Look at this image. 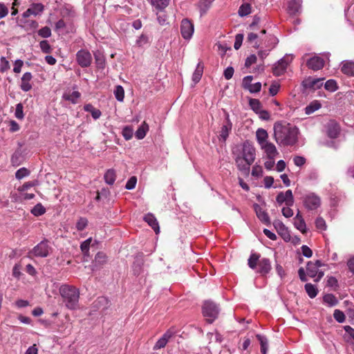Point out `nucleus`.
<instances>
[{
	"label": "nucleus",
	"instance_id": "53",
	"mask_svg": "<svg viewBox=\"0 0 354 354\" xmlns=\"http://www.w3.org/2000/svg\"><path fill=\"white\" fill-rule=\"evenodd\" d=\"M10 66L9 62L4 57L0 59V71L4 73L10 68Z\"/></svg>",
	"mask_w": 354,
	"mask_h": 354
},
{
	"label": "nucleus",
	"instance_id": "5",
	"mask_svg": "<svg viewBox=\"0 0 354 354\" xmlns=\"http://www.w3.org/2000/svg\"><path fill=\"white\" fill-rule=\"evenodd\" d=\"M219 313V308L216 304L211 301L204 302L203 306V314L207 318L209 322L214 321Z\"/></svg>",
	"mask_w": 354,
	"mask_h": 354
},
{
	"label": "nucleus",
	"instance_id": "16",
	"mask_svg": "<svg viewBox=\"0 0 354 354\" xmlns=\"http://www.w3.org/2000/svg\"><path fill=\"white\" fill-rule=\"evenodd\" d=\"M341 133V127L335 122H330L327 127V135L330 138L335 139L339 137Z\"/></svg>",
	"mask_w": 354,
	"mask_h": 354
},
{
	"label": "nucleus",
	"instance_id": "33",
	"mask_svg": "<svg viewBox=\"0 0 354 354\" xmlns=\"http://www.w3.org/2000/svg\"><path fill=\"white\" fill-rule=\"evenodd\" d=\"M321 106H322V105L319 101H317V100L313 101L305 108V113L307 115L312 114L315 111L321 108Z\"/></svg>",
	"mask_w": 354,
	"mask_h": 354
},
{
	"label": "nucleus",
	"instance_id": "21",
	"mask_svg": "<svg viewBox=\"0 0 354 354\" xmlns=\"http://www.w3.org/2000/svg\"><path fill=\"white\" fill-rule=\"evenodd\" d=\"M261 39L263 42V45L266 48H268V50H271L276 47L277 44L279 43V40L277 37L273 35H269L265 37V39Z\"/></svg>",
	"mask_w": 354,
	"mask_h": 354
},
{
	"label": "nucleus",
	"instance_id": "13",
	"mask_svg": "<svg viewBox=\"0 0 354 354\" xmlns=\"http://www.w3.org/2000/svg\"><path fill=\"white\" fill-rule=\"evenodd\" d=\"M225 124L222 126L219 135L220 140H222L223 141L226 140L232 128V124L230 120V116L227 113H225Z\"/></svg>",
	"mask_w": 354,
	"mask_h": 354
},
{
	"label": "nucleus",
	"instance_id": "37",
	"mask_svg": "<svg viewBox=\"0 0 354 354\" xmlns=\"http://www.w3.org/2000/svg\"><path fill=\"white\" fill-rule=\"evenodd\" d=\"M259 258L260 255L259 254H251L248 259V266L252 269H254L258 266L259 261L260 260Z\"/></svg>",
	"mask_w": 354,
	"mask_h": 354
},
{
	"label": "nucleus",
	"instance_id": "27",
	"mask_svg": "<svg viewBox=\"0 0 354 354\" xmlns=\"http://www.w3.org/2000/svg\"><path fill=\"white\" fill-rule=\"evenodd\" d=\"M302 0H292L288 3V10L292 15L299 12L301 9Z\"/></svg>",
	"mask_w": 354,
	"mask_h": 354
},
{
	"label": "nucleus",
	"instance_id": "4",
	"mask_svg": "<svg viewBox=\"0 0 354 354\" xmlns=\"http://www.w3.org/2000/svg\"><path fill=\"white\" fill-rule=\"evenodd\" d=\"M302 201L304 206L308 210L317 209L321 205V198L314 192L306 194Z\"/></svg>",
	"mask_w": 354,
	"mask_h": 354
},
{
	"label": "nucleus",
	"instance_id": "26",
	"mask_svg": "<svg viewBox=\"0 0 354 354\" xmlns=\"http://www.w3.org/2000/svg\"><path fill=\"white\" fill-rule=\"evenodd\" d=\"M256 138L260 147L264 145L266 142H268V134L267 131L263 129L260 128L257 129L256 131Z\"/></svg>",
	"mask_w": 354,
	"mask_h": 354
},
{
	"label": "nucleus",
	"instance_id": "48",
	"mask_svg": "<svg viewBox=\"0 0 354 354\" xmlns=\"http://www.w3.org/2000/svg\"><path fill=\"white\" fill-rule=\"evenodd\" d=\"M259 35L257 34L254 32H250L248 35L247 40L250 43H253L254 41L253 47L255 48H259L260 47V44L256 41Z\"/></svg>",
	"mask_w": 354,
	"mask_h": 354
},
{
	"label": "nucleus",
	"instance_id": "10",
	"mask_svg": "<svg viewBox=\"0 0 354 354\" xmlns=\"http://www.w3.org/2000/svg\"><path fill=\"white\" fill-rule=\"evenodd\" d=\"M50 247L47 241H42L33 248L32 254L38 257H46L49 254Z\"/></svg>",
	"mask_w": 354,
	"mask_h": 354
},
{
	"label": "nucleus",
	"instance_id": "60",
	"mask_svg": "<svg viewBox=\"0 0 354 354\" xmlns=\"http://www.w3.org/2000/svg\"><path fill=\"white\" fill-rule=\"evenodd\" d=\"M106 256L104 253L99 252L95 257V261L97 263L102 264L106 261Z\"/></svg>",
	"mask_w": 354,
	"mask_h": 354
},
{
	"label": "nucleus",
	"instance_id": "52",
	"mask_svg": "<svg viewBox=\"0 0 354 354\" xmlns=\"http://www.w3.org/2000/svg\"><path fill=\"white\" fill-rule=\"evenodd\" d=\"M39 47L44 53H50L51 52V46L47 40H42L39 42Z\"/></svg>",
	"mask_w": 354,
	"mask_h": 354
},
{
	"label": "nucleus",
	"instance_id": "25",
	"mask_svg": "<svg viewBox=\"0 0 354 354\" xmlns=\"http://www.w3.org/2000/svg\"><path fill=\"white\" fill-rule=\"evenodd\" d=\"M204 65L202 62H199L196 66V68L192 75V81L196 84L201 79L203 73Z\"/></svg>",
	"mask_w": 354,
	"mask_h": 354
},
{
	"label": "nucleus",
	"instance_id": "1",
	"mask_svg": "<svg viewBox=\"0 0 354 354\" xmlns=\"http://www.w3.org/2000/svg\"><path fill=\"white\" fill-rule=\"evenodd\" d=\"M232 155L239 170L248 175L250 165L254 162L256 157L254 146L246 140L241 147H237L232 150Z\"/></svg>",
	"mask_w": 354,
	"mask_h": 354
},
{
	"label": "nucleus",
	"instance_id": "15",
	"mask_svg": "<svg viewBox=\"0 0 354 354\" xmlns=\"http://www.w3.org/2000/svg\"><path fill=\"white\" fill-rule=\"evenodd\" d=\"M272 269L270 261L267 258H263L259 261L257 272L261 275H266Z\"/></svg>",
	"mask_w": 354,
	"mask_h": 354
},
{
	"label": "nucleus",
	"instance_id": "20",
	"mask_svg": "<svg viewBox=\"0 0 354 354\" xmlns=\"http://www.w3.org/2000/svg\"><path fill=\"white\" fill-rule=\"evenodd\" d=\"M261 148L264 151L269 159H274L278 154L276 147L272 142H267L261 145Z\"/></svg>",
	"mask_w": 354,
	"mask_h": 354
},
{
	"label": "nucleus",
	"instance_id": "36",
	"mask_svg": "<svg viewBox=\"0 0 354 354\" xmlns=\"http://www.w3.org/2000/svg\"><path fill=\"white\" fill-rule=\"evenodd\" d=\"M323 78H313L308 80V86L313 89L319 88L323 85Z\"/></svg>",
	"mask_w": 354,
	"mask_h": 354
},
{
	"label": "nucleus",
	"instance_id": "32",
	"mask_svg": "<svg viewBox=\"0 0 354 354\" xmlns=\"http://www.w3.org/2000/svg\"><path fill=\"white\" fill-rule=\"evenodd\" d=\"M212 1L209 0H200L198 3V8L201 15H205L211 7Z\"/></svg>",
	"mask_w": 354,
	"mask_h": 354
},
{
	"label": "nucleus",
	"instance_id": "30",
	"mask_svg": "<svg viewBox=\"0 0 354 354\" xmlns=\"http://www.w3.org/2000/svg\"><path fill=\"white\" fill-rule=\"evenodd\" d=\"M84 110L86 112L91 113L94 120L99 119L102 115L100 110L95 109L91 104H85L84 106Z\"/></svg>",
	"mask_w": 354,
	"mask_h": 354
},
{
	"label": "nucleus",
	"instance_id": "8",
	"mask_svg": "<svg viewBox=\"0 0 354 354\" xmlns=\"http://www.w3.org/2000/svg\"><path fill=\"white\" fill-rule=\"evenodd\" d=\"M76 60L81 67H88L91 64L92 56L89 51L82 49L77 51L76 54Z\"/></svg>",
	"mask_w": 354,
	"mask_h": 354
},
{
	"label": "nucleus",
	"instance_id": "31",
	"mask_svg": "<svg viewBox=\"0 0 354 354\" xmlns=\"http://www.w3.org/2000/svg\"><path fill=\"white\" fill-rule=\"evenodd\" d=\"M116 178L115 171L113 169H108L104 175V179L106 184L112 185L115 183Z\"/></svg>",
	"mask_w": 354,
	"mask_h": 354
},
{
	"label": "nucleus",
	"instance_id": "44",
	"mask_svg": "<svg viewBox=\"0 0 354 354\" xmlns=\"http://www.w3.org/2000/svg\"><path fill=\"white\" fill-rule=\"evenodd\" d=\"M249 104L251 109L257 113L261 110V104L257 99H250Z\"/></svg>",
	"mask_w": 354,
	"mask_h": 354
},
{
	"label": "nucleus",
	"instance_id": "9",
	"mask_svg": "<svg viewBox=\"0 0 354 354\" xmlns=\"http://www.w3.org/2000/svg\"><path fill=\"white\" fill-rule=\"evenodd\" d=\"M276 201L279 205L285 203L286 206H292L294 204V197L290 189H288L285 192H279L277 197Z\"/></svg>",
	"mask_w": 354,
	"mask_h": 354
},
{
	"label": "nucleus",
	"instance_id": "46",
	"mask_svg": "<svg viewBox=\"0 0 354 354\" xmlns=\"http://www.w3.org/2000/svg\"><path fill=\"white\" fill-rule=\"evenodd\" d=\"M133 134V129L129 126H127L122 129V136L126 140H129L132 138Z\"/></svg>",
	"mask_w": 354,
	"mask_h": 354
},
{
	"label": "nucleus",
	"instance_id": "12",
	"mask_svg": "<svg viewBox=\"0 0 354 354\" xmlns=\"http://www.w3.org/2000/svg\"><path fill=\"white\" fill-rule=\"evenodd\" d=\"M44 10V6L42 3H35L30 5V8H28L23 14L22 16L24 18H28L31 15L37 16L41 15Z\"/></svg>",
	"mask_w": 354,
	"mask_h": 354
},
{
	"label": "nucleus",
	"instance_id": "59",
	"mask_svg": "<svg viewBox=\"0 0 354 354\" xmlns=\"http://www.w3.org/2000/svg\"><path fill=\"white\" fill-rule=\"evenodd\" d=\"M243 40V34H237L235 37V41L234 44V48L236 50H239L242 44Z\"/></svg>",
	"mask_w": 354,
	"mask_h": 354
},
{
	"label": "nucleus",
	"instance_id": "39",
	"mask_svg": "<svg viewBox=\"0 0 354 354\" xmlns=\"http://www.w3.org/2000/svg\"><path fill=\"white\" fill-rule=\"evenodd\" d=\"M239 15L241 17H245L251 13V6L250 3L242 4L238 11Z\"/></svg>",
	"mask_w": 354,
	"mask_h": 354
},
{
	"label": "nucleus",
	"instance_id": "61",
	"mask_svg": "<svg viewBox=\"0 0 354 354\" xmlns=\"http://www.w3.org/2000/svg\"><path fill=\"white\" fill-rule=\"evenodd\" d=\"M9 12L8 7L4 3H0V19L6 17Z\"/></svg>",
	"mask_w": 354,
	"mask_h": 354
},
{
	"label": "nucleus",
	"instance_id": "42",
	"mask_svg": "<svg viewBox=\"0 0 354 354\" xmlns=\"http://www.w3.org/2000/svg\"><path fill=\"white\" fill-rule=\"evenodd\" d=\"M46 212L45 207L41 204L38 203L34 206V207L31 209V213L35 216H39L43 215Z\"/></svg>",
	"mask_w": 354,
	"mask_h": 354
},
{
	"label": "nucleus",
	"instance_id": "51",
	"mask_svg": "<svg viewBox=\"0 0 354 354\" xmlns=\"http://www.w3.org/2000/svg\"><path fill=\"white\" fill-rule=\"evenodd\" d=\"M30 174V171L25 167L20 168L15 173L16 178L20 180L23 178L28 176Z\"/></svg>",
	"mask_w": 354,
	"mask_h": 354
},
{
	"label": "nucleus",
	"instance_id": "50",
	"mask_svg": "<svg viewBox=\"0 0 354 354\" xmlns=\"http://www.w3.org/2000/svg\"><path fill=\"white\" fill-rule=\"evenodd\" d=\"M38 35L43 38H48L51 36V30L48 26L43 27L38 30Z\"/></svg>",
	"mask_w": 354,
	"mask_h": 354
},
{
	"label": "nucleus",
	"instance_id": "45",
	"mask_svg": "<svg viewBox=\"0 0 354 354\" xmlns=\"http://www.w3.org/2000/svg\"><path fill=\"white\" fill-rule=\"evenodd\" d=\"M325 88L330 92H334L337 89V82L334 80H328L325 82Z\"/></svg>",
	"mask_w": 354,
	"mask_h": 354
},
{
	"label": "nucleus",
	"instance_id": "41",
	"mask_svg": "<svg viewBox=\"0 0 354 354\" xmlns=\"http://www.w3.org/2000/svg\"><path fill=\"white\" fill-rule=\"evenodd\" d=\"M80 93L78 91H73L71 94L64 93L63 95V98L66 100L71 101L72 103L75 104L77 102V100L80 98Z\"/></svg>",
	"mask_w": 354,
	"mask_h": 354
},
{
	"label": "nucleus",
	"instance_id": "62",
	"mask_svg": "<svg viewBox=\"0 0 354 354\" xmlns=\"http://www.w3.org/2000/svg\"><path fill=\"white\" fill-rule=\"evenodd\" d=\"M26 26L27 30H35L38 28L39 24L35 20H28L26 21Z\"/></svg>",
	"mask_w": 354,
	"mask_h": 354
},
{
	"label": "nucleus",
	"instance_id": "58",
	"mask_svg": "<svg viewBox=\"0 0 354 354\" xmlns=\"http://www.w3.org/2000/svg\"><path fill=\"white\" fill-rule=\"evenodd\" d=\"M316 227L321 230H324L326 228V225L324 219L322 217L317 218L315 221Z\"/></svg>",
	"mask_w": 354,
	"mask_h": 354
},
{
	"label": "nucleus",
	"instance_id": "24",
	"mask_svg": "<svg viewBox=\"0 0 354 354\" xmlns=\"http://www.w3.org/2000/svg\"><path fill=\"white\" fill-rule=\"evenodd\" d=\"M341 71L346 75L354 76V62L351 61L342 62Z\"/></svg>",
	"mask_w": 354,
	"mask_h": 354
},
{
	"label": "nucleus",
	"instance_id": "22",
	"mask_svg": "<svg viewBox=\"0 0 354 354\" xmlns=\"http://www.w3.org/2000/svg\"><path fill=\"white\" fill-rule=\"evenodd\" d=\"M173 333L167 330L156 343L153 346L154 350H158L164 348L167 344L169 339L172 337Z\"/></svg>",
	"mask_w": 354,
	"mask_h": 354
},
{
	"label": "nucleus",
	"instance_id": "35",
	"mask_svg": "<svg viewBox=\"0 0 354 354\" xmlns=\"http://www.w3.org/2000/svg\"><path fill=\"white\" fill-rule=\"evenodd\" d=\"M304 287L306 292L310 298H315L317 295L318 290L316 286L308 283H306Z\"/></svg>",
	"mask_w": 354,
	"mask_h": 354
},
{
	"label": "nucleus",
	"instance_id": "43",
	"mask_svg": "<svg viewBox=\"0 0 354 354\" xmlns=\"http://www.w3.org/2000/svg\"><path fill=\"white\" fill-rule=\"evenodd\" d=\"M114 95L117 100L122 102L124 97V91L122 86H117L114 90Z\"/></svg>",
	"mask_w": 354,
	"mask_h": 354
},
{
	"label": "nucleus",
	"instance_id": "64",
	"mask_svg": "<svg viewBox=\"0 0 354 354\" xmlns=\"http://www.w3.org/2000/svg\"><path fill=\"white\" fill-rule=\"evenodd\" d=\"M24 65V62L21 59H17L15 62L13 71L15 73H19Z\"/></svg>",
	"mask_w": 354,
	"mask_h": 354
},
{
	"label": "nucleus",
	"instance_id": "14",
	"mask_svg": "<svg viewBox=\"0 0 354 354\" xmlns=\"http://www.w3.org/2000/svg\"><path fill=\"white\" fill-rule=\"evenodd\" d=\"M306 65L309 68L313 71H318L324 67V61L319 56H314L307 61Z\"/></svg>",
	"mask_w": 354,
	"mask_h": 354
},
{
	"label": "nucleus",
	"instance_id": "38",
	"mask_svg": "<svg viewBox=\"0 0 354 354\" xmlns=\"http://www.w3.org/2000/svg\"><path fill=\"white\" fill-rule=\"evenodd\" d=\"M257 338L261 344V352L262 354H266L268 350V339L267 338L261 335H257Z\"/></svg>",
	"mask_w": 354,
	"mask_h": 354
},
{
	"label": "nucleus",
	"instance_id": "3",
	"mask_svg": "<svg viewBox=\"0 0 354 354\" xmlns=\"http://www.w3.org/2000/svg\"><path fill=\"white\" fill-rule=\"evenodd\" d=\"M59 293L65 306L68 309L73 310L77 308L80 298V292L77 288L69 285H62L59 288Z\"/></svg>",
	"mask_w": 354,
	"mask_h": 354
},
{
	"label": "nucleus",
	"instance_id": "11",
	"mask_svg": "<svg viewBox=\"0 0 354 354\" xmlns=\"http://www.w3.org/2000/svg\"><path fill=\"white\" fill-rule=\"evenodd\" d=\"M194 25L187 19H184L181 21L180 32L182 37L185 39H189L194 33Z\"/></svg>",
	"mask_w": 354,
	"mask_h": 354
},
{
	"label": "nucleus",
	"instance_id": "19",
	"mask_svg": "<svg viewBox=\"0 0 354 354\" xmlns=\"http://www.w3.org/2000/svg\"><path fill=\"white\" fill-rule=\"evenodd\" d=\"M32 78V75L30 72H26L23 75L20 84V88L23 91L28 92L32 89V86L30 83Z\"/></svg>",
	"mask_w": 354,
	"mask_h": 354
},
{
	"label": "nucleus",
	"instance_id": "17",
	"mask_svg": "<svg viewBox=\"0 0 354 354\" xmlns=\"http://www.w3.org/2000/svg\"><path fill=\"white\" fill-rule=\"evenodd\" d=\"M273 225L277 232L282 236V238L286 241H290V235L289 234L288 228L283 225L282 222L279 221H275Z\"/></svg>",
	"mask_w": 354,
	"mask_h": 354
},
{
	"label": "nucleus",
	"instance_id": "7",
	"mask_svg": "<svg viewBox=\"0 0 354 354\" xmlns=\"http://www.w3.org/2000/svg\"><path fill=\"white\" fill-rule=\"evenodd\" d=\"M292 57L289 55H286L279 59L273 67V74L275 76H280L283 74L288 67V65L292 62Z\"/></svg>",
	"mask_w": 354,
	"mask_h": 354
},
{
	"label": "nucleus",
	"instance_id": "28",
	"mask_svg": "<svg viewBox=\"0 0 354 354\" xmlns=\"http://www.w3.org/2000/svg\"><path fill=\"white\" fill-rule=\"evenodd\" d=\"M294 225L295 227L301 231L302 233L306 232V223L302 218V216L300 215L299 212H298L295 218V223Z\"/></svg>",
	"mask_w": 354,
	"mask_h": 354
},
{
	"label": "nucleus",
	"instance_id": "63",
	"mask_svg": "<svg viewBox=\"0 0 354 354\" xmlns=\"http://www.w3.org/2000/svg\"><path fill=\"white\" fill-rule=\"evenodd\" d=\"M291 206L284 207L281 209L283 216L286 218H290L293 216L294 213L292 209L290 208Z\"/></svg>",
	"mask_w": 354,
	"mask_h": 354
},
{
	"label": "nucleus",
	"instance_id": "49",
	"mask_svg": "<svg viewBox=\"0 0 354 354\" xmlns=\"http://www.w3.org/2000/svg\"><path fill=\"white\" fill-rule=\"evenodd\" d=\"M15 115L19 120L24 119V106L21 103H19L16 105Z\"/></svg>",
	"mask_w": 354,
	"mask_h": 354
},
{
	"label": "nucleus",
	"instance_id": "47",
	"mask_svg": "<svg viewBox=\"0 0 354 354\" xmlns=\"http://www.w3.org/2000/svg\"><path fill=\"white\" fill-rule=\"evenodd\" d=\"M88 225V220L85 217H80L76 223V228L78 231L84 230Z\"/></svg>",
	"mask_w": 354,
	"mask_h": 354
},
{
	"label": "nucleus",
	"instance_id": "6",
	"mask_svg": "<svg viewBox=\"0 0 354 354\" xmlns=\"http://www.w3.org/2000/svg\"><path fill=\"white\" fill-rule=\"evenodd\" d=\"M322 263L319 260L315 262L309 261L307 263L306 272L307 274L311 278H315V281L318 282L324 276L322 271H319V268L322 266Z\"/></svg>",
	"mask_w": 354,
	"mask_h": 354
},
{
	"label": "nucleus",
	"instance_id": "29",
	"mask_svg": "<svg viewBox=\"0 0 354 354\" xmlns=\"http://www.w3.org/2000/svg\"><path fill=\"white\" fill-rule=\"evenodd\" d=\"M149 129V127L148 124L146 122H143L135 133L136 138L138 140L143 139L146 136Z\"/></svg>",
	"mask_w": 354,
	"mask_h": 354
},
{
	"label": "nucleus",
	"instance_id": "23",
	"mask_svg": "<svg viewBox=\"0 0 354 354\" xmlns=\"http://www.w3.org/2000/svg\"><path fill=\"white\" fill-rule=\"evenodd\" d=\"M144 220L151 227L156 234L160 232L158 222L153 214L149 213L145 216Z\"/></svg>",
	"mask_w": 354,
	"mask_h": 354
},
{
	"label": "nucleus",
	"instance_id": "57",
	"mask_svg": "<svg viewBox=\"0 0 354 354\" xmlns=\"http://www.w3.org/2000/svg\"><path fill=\"white\" fill-rule=\"evenodd\" d=\"M306 160L304 157L296 156L293 158V162L297 167H302L306 164Z\"/></svg>",
	"mask_w": 354,
	"mask_h": 354
},
{
	"label": "nucleus",
	"instance_id": "18",
	"mask_svg": "<svg viewBox=\"0 0 354 354\" xmlns=\"http://www.w3.org/2000/svg\"><path fill=\"white\" fill-rule=\"evenodd\" d=\"M254 209L258 218L264 224L270 225V219L268 213L258 204L254 205Z\"/></svg>",
	"mask_w": 354,
	"mask_h": 354
},
{
	"label": "nucleus",
	"instance_id": "54",
	"mask_svg": "<svg viewBox=\"0 0 354 354\" xmlns=\"http://www.w3.org/2000/svg\"><path fill=\"white\" fill-rule=\"evenodd\" d=\"M333 316L335 319L339 323H343L345 320V315L344 313L339 310H335Z\"/></svg>",
	"mask_w": 354,
	"mask_h": 354
},
{
	"label": "nucleus",
	"instance_id": "40",
	"mask_svg": "<svg viewBox=\"0 0 354 354\" xmlns=\"http://www.w3.org/2000/svg\"><path fill=\"white\" fill-rule=\"evenodd\" d=\"M324 302L329 306H334L337 304V298L332 294H327L323 297Z\"/></svg>",
	"mask_w": 354,
	"mask_h": 354
},
{
	"label": "nucleus",
	"instance_id": "56",
	"mask_svg": "<svg viewBox=\"0 0 354 354\" xmlns=\"http://www.w3.org/2000/svg\"><path fill=\"white\" fill-rule=\"evenodd\" d=\"M91 241H92V239L88 238V239L85 240L84 242H82L81 243L80 248H81L82 252L84 254H86L88 252Z\"/></svg>",
	"mask_w": 354,
	"mask_h": 354
},
{
	"label": "nucleus",
	"instance_id": "34",
	"mask_svg": "<svg viewBox=\"0 0 354 354\" xmlns=\"http://www.w3.org/2000/svg\"><path fill=\"white\" fill-rule=\"evenodd\" d=\"M170 0H151V5L159 11L163 10L168 6Z\"/></svg>",
	"mask_w": 354,
	"mask_h": 354
},
{
	"label": "nucleus",
	"instance_id": "55",
	"mask_svg": "<svg viewBox=\"0 0 354 354\" xmlns=\"http://www.w3.org/2000/svg\"><path fill=\"white\" fill-rule=\"evenodd\" d=\"M137 183V178L136 176H131L125 185V189L131 190L135 188Z\"/></svg>",
	"mask_w": 354,
	"mask_h": 354
},
{
	"label": "nucleus",
	"instance_id": "2",
	"mask_svg": "<svg viewBox=\"0 0 354 354\" xmlns=\"http://www.w3.org/2000/svg\"><path fill=\"white\" fill-rule=\"evenodd\" d=\"M299 129L290 124L277 123L274 126V135L278 144L283 146H292L298 140Z\"/></svg>",
	"mask_w": 354,
	"mask_h": 354
}]
</instances>
